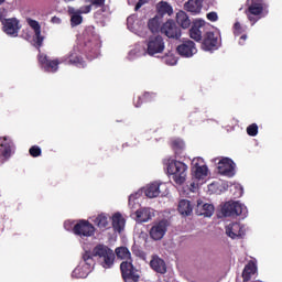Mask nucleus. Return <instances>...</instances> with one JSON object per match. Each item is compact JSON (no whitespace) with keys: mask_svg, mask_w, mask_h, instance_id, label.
I'll return each instance as SVG.
<instances>
[{"mask_svg":"<svg viewBox=\"0 0 282 282\" xmlns=\"http://www.w3.org/2000/svg\"><path fill=\"white\" fill-rule=\"evenodd\" d=\"M161 34H165L167 39L180 41L182 39V29L173 20H167L161 26Z\"/></svg>","mask_w":282,"mask_h":282,"instance_id":"6","label":"nucleus"},{"mask_svg":"<svg viewBox=\"0 0 282 282\" xmlns=\"http://www.w3.org/2000/svg\"><path fill=\"white\" fill-rule=\"evenodd\" d=\"M94 224L100 229L109 228V216L107 214H99L95 219Z\"/></svg>","mask_w":282,"mask_h":282,"instance_id":"33","label":"nucleus"},{"mask_svg":"<svg viewBox=\"0 0 282 282\" xmlns=\"http://www.w3.org/2000/svg\"><path fill=\"white\" fill-rule=\"evenodd\" d=\"M156 9L159 14H161V17H164V14H167L169 17H171V14H173V7H171V4H169V2L166 1H161L156 4Z\"/></svg>","mask_w":282,"mask_h":282,"instance_id":"31","label":"nucleus"},{"mask_svg":"<svg viewBox=\"0 0 282 282\" xmlns=\"http://www.w3.org/2000/svg\"><path fill=\"white\" fill-rule=\"evenodd\" d=\"M68 12H69V14H72L70 25H73V28L76 25H80V23H83V15H80L82 13H79L78 11H76L74 9H69Z\"/></svg>","mask_w":282,"mask_h":282,"instance_id":"35","label":"nucleus"},{"mask_svg":"<svg viewBox=\"0 0 282 282\" xmlns=\"http://www.w3.org/2000/svg\"><path fill=\"white\" fill-rule=\"evenodd\" d=\"M2 25L3 32L10 36H18L19 30H21L19 26V20H17V18L6 19L2 21Z\"/></svg>","mask_w":282,"mask_h":282,"instance_id":"18","label":"nucleus"},{"mask_svg":"<svg viewBox=\"0 0 282 282\" xmlns=\"http://www.w3.org/2000/svg\"><path fill=\"white\" fill-rule=\"evenodd\" d=\"M52 23H61L59 18L53 17L52 18Z\"/></svg>","mask_w":282,"mask_h":282,"instance_id":"48","label":"nucleus"},{"mask_svg":"<svg viewBox=\"0 0 282 282\" xmlns=\"http://www.w3.org/2000/svg\"><path fill=\"white\" fill-rule=\"evenodd\" d=\"M145 197H149L150 199H153L154 197L160 196V184L158 183H151L149 184L145 189Z\"/></svg>","mask_w":282,"mask_h":282,"instance_id":"30","label":"nucleus"},{"mask_svg":"<svg viewBox=\"0 0 282 282\" xmlns=\"http://www.w3.org/2000/svg\"><path fill=\"white\" fill-rule=\"evenodd\" d=\"M218 173L227 177H232L235 175V161L228 158L221 159L218 162Z\"/></svg>","mask_w":282,"mask_h":282,"instance_id":"15","label":"nucleus"},{"mask_svg":"<svg viewBox=\"0 0 282 282\" xmlns=\"http://www.w3.org/2000/svg\"><path fill=\"white\" fill-rule=\"evenodd\" d=\"M148 28L152 34H156L158 32H162V28H160V18L154 17L149 20Z\"/></svg>","mask_w":282,"mask_h":282,"instance_id":"34","label":"nucleus"},{"mask_svg":"<svg viewBox=\"0 0 282 282\" xmlns=\"http://www.w3.org/2000/svg\"><path fill=\"white\" fill-rule=\"evenodd\" d=\"M93 254L98 257L100 265H102L106 270L113 268V263L116 262V253L111 248L105 245H97L93 249Z\"/></svg>","mask_w":282,"mask_h":282,"instance_id":"2","label":"nucleus"},{"mask_svg":"<svg viewBox=\"0 0 282 282\" xmlns=\"http://www.w3.org/2000/svg\"><path fill=\"white\" fill-rule=\"evenodd\" d=\"M164 52V39L158 35L150 37L148 41V54L149 56H155V54H162Z\"/></svg>","mask_w":282,"mask_h":282,"instance_id":"13","label":"nucleus"},{"mask_svg":"<svg viewBox=\"0 0 282 282\" xmlns=\"http://www.w3.org/2000/svg\"><path fill=\"white\" fill-rule=\"evenodd\" d=\"M14 153V142L8 137H0V159L10 160Z\"/></svg>","mask_w":282,"mask_h":282,"instance_id":"12","label":"nucleus"},{"mask_svg":"<svg viewBox=\"0 0 282 282\" xmlns=\"http://www.w3.org/2000/svg\"><path fill=\"white\" fill-rule=\"evenodd\" d=\"M176 23L183 28V30H188L191 28V18L184 11H178L176 13Z\"/></svg>","mask_w":282,"mask_h":282,"instance_id":"27","label":"nucleus"},{"mask_svg":"<svg viewBox=\"0 0 282 282\" xmlns=\"http://www.w3.org/2000/svg\"><path fill=\"white\" fill-rule=\"evenodd\" d=\"M94 257H96L94 254V251L90 252V251H86L84 254H83V259L86 263V265H94Z\"/></svg>","mask_w":282,"mask_h":282,"instance_id":"38","label":"nucleus"},{"mask_svg":"<svg viewBox=\"0 0 282 282\" xmlns=\"http://www.w3.org/2000/svg\"><path fill=\"white\" fill-rule=\"evenodd\" d=\"M62 63H65V65H75V67H82V68H85L87 66L83 57H80L76 53H69L68 55L64 56L62 58Z\"/></svg>","mask_w":282,"mask_h":282,"instance_id":"19","label":"nucleus"},{"mask_svg":"<svg viewBox=\"0 0 282 282\" xmlns=\"http://www.w3.org/2000/svg\"><path fill=\"white\" fill-rule=\"evenodd\" d=\"M106 1L107 0H90V4L95 6V8H104Z\"/></svg>","mask_w":282,"mask_h":282,"instance_id":"43","label":"nucleus"},{"mask_svg":"<svg viewBox=\"0 0 282 282\" xmlns=\"http://www.w3.org/2000/svg\"><path fill=\"white\" fill-rule=\"evenodd\" d=\"M6 0H0V6H1V3H3Z\"/></svg>","mask_w":282,"mask_h":282,"instance_id":"50","label":"nucleus"},{"mask_svg":"<svg viewBox=\"0 0 282 282\" xmlns=\"http://www.w3.org/2000/svg\"><path fill=\"white\" fill-rule=\"evenodd\" d=\"M6 9L4 8H1L0 9V21L1 23H3V21H6Z\"/></svg>","mask_w":282,"mask_h":282,"instance_id":"45","label":"nucleus"},{"mask_svg":"<svg viewBox=\"0 0 282 282\" xmlns=\"http://www.w3.org/2000/svg\"><path fill=\"white\" fill-rule=\"evenodd\" d=\"M98 50H100L98 37L94 36L91 40L85 42L84 52L87 54H98Z\"/></svg>","mask_w":282,"mask_h":282,"instance_id":"23","label":"nucleus"},{"mask_svg":"<svg viewBox=\"0 0 282 282\" xmlns=\"http://www.w3.org/2000/svg\"><path fill=\"white\" fill-rule=\"evenodd\" d=\"M207 19L208 21H212L213 23H215V21H217L219 17L217 15V12L213 11L207 13Z\"/></svg>","mask_w":282,"mask_h":282,"instance_id":"44","label":"nucleus"},{"mask_svg":"<svg viewBox=\"0 0 282 282\" xmlns=\"http://www.w3.org/2000/svg\"><path fill=\"white\" fill-rule=\"evenodd\" d=\"M247 133L248 135H251V138H254L259 133V126L257 123H252L249 127H247Z\"/></svg>","mask_w":282,"mask_h":282,"instance_id":"40","label":"nucleus"},{"mask_svg":"<svg viewBox=\"0 0 282 282\" xmlns=\"http://www.w3.org/2000/svg\"><path fill=\"white\" fill-rule=\"evenodd\" d=\"M254 274H257V264L254 263V261H249L242 271V280L243 282H248L250 281V279H252V276H254Z\"/></svg>","mask_w":282,"mask_h":282,"instance_id":"24","label":"nucleus"},{"mask_svg":"<svg viewBox=\"0 0 282 282\" xmlns=\"http://www.w3.org/2000/svg\"><path fill=\"white\" fill-rule=\"evenodd\" d=\"M177 63V59L172 58V62H170L171 65H175Z\"/></svg>","mask_w":282,"mask_h":282,"instance_id":"49","label":"nucleus"},{"mask_svg":"<svg viewBox=\"0 0 282 282\" xmlns=\"http://www.w3.org/2000/svg\"><path fill=\"white\" fill-rule=\"evenodd\" d=\"M64 1L69 2V1H72V0H64Z\"/></svg>","mask_w":282,"mask_h":282,"instance_id":"52","label":"nucleus"},{"mask_svg":"<svg viewBox=\"0 0 282 282\" xmlns=\"http://www.w3.org/2000/svg\"><path fill=\"white\" fill-rule=\"evenodd\" d=\"M111 221L115 232H122V230H124L127 220L124 219V217H122V214H120L119 212L115 213L111 217Z\"/></svg>","mask_w":282,"mask_h":282,"instance_id":"22","label":"nucleus"},{"mask_svg":"<svg viewBox=\"0 0 282 282\" xmlns=\"http://www.w3.org/2000/svg\"><path fill=\"white\" fill-rule=\"evenodd\" d=\"M135 215H137L138 221H140L141 224H144L151 219V209L147 207L140 208L135 212Z\"/></svg>","mask_w":282,"mask_h":282,"instance_id":"32","label":"nucleus"},{"mask_svg":"<svg viewBox=\"0 0 282 282\" xmlns=\"http://www.w3.org/2000/svg\"><path fill=\"white\" fill-rule=\"evenodd\" d=\"M29 153L31 158H41V154L43 153V151L41 150V147L33 145L29 149Z\"/></svg>","mask_w":282,"mask_h":282,"instance_id":"39","label":"nucleus"},{"mask_svg":"<svg viewBox=\"0 0 282 282\" xmlns=\"http://www.w3.org/2000/svg\"><path fill=\"white\" fill-rule=\"evenodd\" d=\"M248 39V35L243 34L239 39V45H246V41Z\"/></svg>","mask_w":282,"mask_h":282,"instance_id":"47","label":"nucleus"},{"mask_svg":"<svg viewBox=\"0 0 282 282\" xmlns=\"http://www.w3.org/2000/svg\"><path fill=\"white\" fill-rule=\"evenodd\" d=\"M177 210L181 215H183L184 217H188V215H191V213H193V205H191V200L188 199H182L178 203V207Z\"/></svg>","mask_w":282,"mask_h":282,"instance_id":"28","label":"nucleus"},{"mask_svg":"<svg viewBox=\"0 0 282 282\" xmlns=\"http://www.w3.org/2000/svg\"><path fill=\"white\" fill-rule=\"evenodd\" d=\"M73 232L82 239H84V237H94V235H96V227H94L89 220L82 219L74 225Z\"/></svg>","mask_w":282,"mask_h":282,"instance_id":"5","label":"nucleus"},{"mask_svg":"<svg viewBox=\"0 0 282 282\" xmlns=\"http://www.w3.org/2000/svg\"><path fill=\"white\" fill-rule=\"evenodd\" d=\"M170 223L167 220H160L159 223L154 224L150 229V237L154 241H161L164 239L166 235V230H169Z\"/></svg>","mask_w":282,"mask_h":282,"instance_id":"7","label":"nucleus"},{"mask_svg":"<svg viewBox=\"0 0 282 282\" xmlns=\"http://www.w3.org/2000/svg\"><path fill=\"white\" fill-rule=\"evenodd\" d=\"M26 23L34 31L35 36L33 41L35 43V47H37V50H41V47L43 46V41L45 40V37L41 35V24L39 23V21L32 20L31 18L26 19Z\"/></svg>","mask_w":282,"mask_h":282,"instance_id":"17","label":"nucleus"},{"mask_svg":"<svg viewBox=\"0 0 282 282\" xmlns=\"http://www.w3.org/2000/svg\"><path fill=\"white\" fill-rule=\"evenodd\" d=\"M163 163L167 169V173L173 175L172 178L174 180L175 184L182 185L184 182H186V171H188V165L182 161L173 159H165Z\"/></svg>","mask_w":282,"mask_h":282,"instance_id":"1","label":"nucleus"},{"mask_svg":"<svg viewBox=\"0 0 282 282\" xmlns=\"http://www.w3.org/2000/svg\"><path fill=\"white\" fill-rule=\"evenodd\" d=\"M120 270L124 282H140V271L133 265V262H121Z\"/></svg>","mask_w":282,"mask_h":282,"instance_id":"4","label":"nucleus"},{"mask_svg":"<svg viewBox=\"0 0 282 282\" xmlns=\"http://www.w3.org/2000/svg\"><path fill=\"white\" fill-rule=\"evenodd\" d=\"M204 32H206V22L204 20H195L189 29V37L196 43H202Z\"/></svg>","mask_w":282,"mask_h":282,"instance_id":"11","label":"nucleus"},{"mask_svg":"<svg viewBox=\"0 0 282 282\" xmlns=\"http://www.w3.org/2000/svg\"><path fill=\"white\" fill-rule=\"evenodd\" d=\"M243 210L246 208L239 202H228L223 207L224 217H239V215H243Z\"/></svg>","mask_w":282,"mask_h":282,"instance_id":"10","label":"nucleus"},{"mask_svg":"<svg viewBox=\"0 0 282 282\" xmlns=\"http://www.w3.org/2000/svg\"><path fill=\"white\" fill-rule=\"evenodd\" d=\"M91 6L94 4L80 7L77 11L79 14H89V12H91Z\"/></svg>","mask_w":282,"mask_h":282,"instance_id":"42","label":"nucleus"},{"mask_svg":"<svg viewBox=\"0 0 282 282\" xmlns=\"http://www.w3.org/2000/svg\"><path fill=\"white\" fill-rule=\"evenodd\" d=\"M226 235L230 237V239H241L246 235V229L239 223H231L226 227Z\"/></svg>","mask_w":282,"mask_h":282,"instance_id":"16","label":"nucleus"},{"mask_svg":"<svg viewBox=\"0 0 282 282\" xmlns=\"http://www.w3.org/2000/svg\"><path fill=\"white\" fill-rule=\"evenodd\" d=\"M234 34L235 36H241V34H243V28L241 26V23L236 22L234 24Z\"/></svg>","mask_w":282,"mask_h":282,"instance_id":"41","label":"nucleus"},{"mask_svg":"<svg viewBox=\"0 0 282 282\" xmlns=\"http://www.w3.org/2000/svg\"><path fill=\"white\" fill-rule=\"evenodd\" d=\"M116 256L121 259V261H131L133 262V258H131V251L127 247H117L115 249Z\"/></svg>","mask_w":282,"mask_h":282,"instance_id":"29","label":"nucleus"},{"mask_svg":"<svg viewBox=\"0 0 282 282\" xmlns=\"http://www.w3.org/2000/svg\"><path fill=\"white\" fill-rule=\"evenodd\" d=\"M37 61H39L41 67L45 72H51L52 74L58 72V65H61V63H63V58H61V59H48L47 55H45V54H39L37 55Z\"/></svg>","mask_w":282,"mask_h":282,"instance_id":"8","label":"nucleus"},{"mask_svg":"<svg viewBox=\"0 0 282 282\" xmlns=\"http://www.w3.org/2000/svg\"><path fill=\"white\" fill-rule=\"evenodd\" d=\"M215 213V206L213 204H204L203 200H197L196 205V215L203 216V217H213V214Z\"/></svg>","mask_w":282,"mask_h":282,"instance_id":"20","label":"nucleus"},{"mask_svg":"<svg viewBox=\"0 0 282 282\" xmlns=\"http://www.w3.org/2000/svg\"><path fill=\"white\" fill-rule=\"evenodd\" d=\"M184 9L192 14H199L202 12V0H188L185 2Z\"/></svg>","mask_w":282,"mask_h":282,"instance_id":"25","label":"nucleus"},{"mask_svg":"<svg viewBox=\"0 0 282 282\" xmlns=\"http://www.w3.org/2000/svg\"><path fill=\"white\" fill-rule=\"evenodd\" d=\"M151 98H153V95L144 93L142 96H139L133 100L134 107H142L143 102H151Z\"/></svg>","mask_w":282,"mask_h":282,"instance_id":"36","label":"nucleus"},{"mask_svg":"<svg viewBox=\"0 0 282 282\" xmlns=\"http://www.w3.org/2000/svg\"><path fill=\"white\" fill-rule=\"evenodd\" d=\"M144 3V0H139L134 7L135 12H138V10H140V8H142Z\"/></svg>","mask_w":282,"mask_h":282,"instance_id":"46","label":"nucleus"},{"mask_svg":"<svg viewBox=\"0 0 282 282\" xmlns=\"http://www.w3.org/2000/svg\"><path fill=\"white\" fill-rule=\"evenodd\" d=\"M169 61H171V57L167 58V63H169Z\"/></svg>","mask_w":282,"mask_h":282,"instance_id":"53","label":"nucleus"},{"mask_svg":"<svg viewBox=\"0 0 282 282\" xmlns=\"http://www.w3.org/2000/svg\"><path fill=\"white\" fill-rule=\"evenodd\" d=\"M192 173L196 180H204V177L208 176V166L195 163Z\"/></svg>","mask_w":282,"mask_h":282,"instance_id":"26","label":"nucleus"},{"mask_svg":"<svg viewBox=\"0 0 282 282\" xmlns=\"http://www.w3.org/2000/svg\"><path fill=\"white\" fill-rule=\"evenodd\" d=\"M176 52L184 58H191L197 54V47L195 46V42L192 40H185L181 45L176 47Z\"/></svg>","mask_w":282,"mask_h":282,"instance_id":"14","label":"nucleus"},{"mask_svg":"<svg viewBox=\"0 0 282 282\" xmlns=\"http://www.w3.org/2000/svg\"><path fill=\"white\" fill-rule=\"evenodd\" d=\"M219 47V36L214 32H206L202 42V50L215 52Z\"/></svg>","mask_w":282,"mask_h":282,"instance_id":"9","label":"nucleus"},{"mask_svg":"<svg viewBox=\"0 0 282 282\" xmlns=\"http://www.w3.org/2000/svg\"><path fill=\"white\" fill-rule=\"evenodd\" d=\"M150 268L158 274H166V262L158 256L152 257Z\"/></svg>","mask_w":282,"mask_h":282,"instance_id":"21","label":"nucleus"},{"mask_svg":"<svg viewBox=\"0 0 282 282\" xmlns=\"http://www.w3.org/2000/svg\"><path fill=\"white\" fill-rule=\"evenodd\" d=\"M186 145L184 144V141L176 139L174 141H172V149L173 151H175V153H182V151H184V148Z\"/></svg>","mask_w":282,"mask_h":282,"instance_id":"37","label":"nucleus"},{"mask_svg":"<svg viewBox=\"0 0 282 282\" xmlns=\"http://www.w3.org/2000/svg\"><path fill=\"white\" fill-rule=\"evenodd\" d=\"M64 226H65V228H67V221H66V223H64Z\"/></svg>","mask_w":282,"mask_h":282,"instance_id":"51","label":"nucleus"},{"mask_svg":"<svg viewBox=\"0 0 282 282\" xmlns=\"http://www.w3.org/2000/svg\"><path fill=\"white\" fill-rule=\"evenodd\" d=\"M246 8L245 14L248 21H250L251 25H254L265 10V2L263 0H247Z\"/></svg>","mask_w":282,"mask_h":282,"instance_id":"3","label":"nucleus"}]
</instances>
